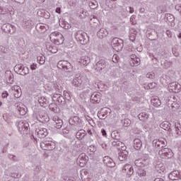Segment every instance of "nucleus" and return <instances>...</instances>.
Returning a JSON list of instances; mask_svg holds the SVG:
<instances>
[{
	"instance_id": "6e6552de",
	"label": "nucleus",
	"mask_w": 181,
	"mask_h": 181,
	"mask_svg": "<svg viewBox=\"0 0 181 181\" xmlns=\"http://www.w3.org/2000/svg\"><path fill=\"white\" fill-rule=\"evenodd\" d=\"M88 161V156L84 153H81L76 160L78 165H79V166L81 168H84V166H86V163H87Z\"/></svg>"
},
{
	"instance_id": "a878e982",
	"label": "nucleus",
	"mask_w": 181,
	"mask_h": 181,
	"mask_svg": "<svg viewBox=\"0 0 181 181\" xmlns=\"http://www.w3.org/2000/svg\"><path fill=\"white\" fill-rule=\"evenodd\" d=\"M106 63L103 59H100L99 62L96 63V69L98 71H100L103 69H105Z\"/></svg>"
},
{
	"instance_id": "72a5a7b5",
	"label": "nucleus",
	"mask_w": 181,
	"mask_h": 181,
	"mask_svg": "<svg viewBox=\"0 0 181 181\" xmlns=\"http://www.w3.org/2000/svg\"><path fill=\"white\" fill-rule=\"evenodd\" d=\"M130 64L131 66H139V64H141V59H139V57L137 58H134V59H131L130 60Z\"/></svg>"
},
{
	"instance_id": "c03bdc74",
	"label": "nucleus",
	"mask_w": 181,
	"mask_h": 181,
	"mask_svg": "<svg viewBox=\"0 0 181 181\" xmlns=\"http://www.w3.org/2000/svg\"><path fill=\"white\" fill-rule=\"evenodd\" d=\"M11 176L12 177H14V179H19V177H22V174L13 173L11 174Z\"/></svg>"
},
{
	"instance_id": "0eeeda50",
	"label": "nucleus",
	"mask_w": 181,
	"mask_h": 181,
	"mask_svg": "<svg viewBox=\"0 0 181 181\" xmlns=\"http://www.w3.org/2000/svg\"><path fill=\"white\" fill-rule=\"evenodd\" d=\"M57 67L64 70V71H70L71 70V64L67 61H59L57 64Z\"/></svg>"
},
{
	"instance_id": "1a4fd4ad",
	"label": "nucleus",
	"mask_w": 181,
	"mask_h": 181,
	"mask_svg": "<svg viewBox=\"0 0 181 181\" xmlns=\"http://www.w3.org/2000/svg\"><path fill=\"white\" fill-rule=\"evenodd\" d=\"M115 133H112V138H113V139H115L112 142V146H116V148L119 151H122L123 149H125V144L124 143L121 142L120 141H119L117 139H115Z\"/></svg>"
},
{
	"instance_id": "473e14b6",
	"label": "nucleus",
	"mask_w": 181,
	"mask_h": 181,
	"mask_svg": "<svg viewBox=\"0 0 181 181\" xmlns=\"http://www.w3.org/2000/svg\"><path fill=\"white\" fill-rule=\"evenodd\" d=\"M138 118L140 119V121H146L148 118H149V115L146 112H141L138 115Z\"/></svg>"
},
{
	"instance_id": "f257e3e1",
	"label": "nucleus",
	"mask_w": 181,
	"mask_h": 181,
	"mask_svg": "<svg viewBox=\"0 0 181 181\" xmlns=\"http://www.w3.org/2000/svg\"><path fill=\"white\" fill-rule=\"evenodd\" d=\"M63 82L60 79H57L56 81L49 82L46 84L45 90L49 93H63Z\"/></svg>"
},
{
	"instance_id": "5701e85b",
	"label": "nucleus",
	"mask_w": 181,
	"mask_h": 181,
	"mask_svg": "<svg viewBox=\"0 0 181 181\" xmlns=\"http://www.w3.org/2000/svg\"><path fill=\"white\" fill-rule=\"evenodd\" d=\"M135 165L139 168H144L145 166H148V165H149V162L146 161V160L139 159L135 161Z\"/></svg>"
},
{
	"instance_id": "de8ad7c7",
	"label": "nucleus",
	"mask_w": 181,
	"mask_h": 181,
	"mask_svg": "<svg viewBox=\"0 0 181 181\" xmlns=\"http://www.w3.org/2000/svg\"><path fill=\"white\" fill-rule=\"evenodd\" d=\"M112 62L113 63H118V62H119V57H118V55H114L112 57Z\"/></svg>"
},
{
	"instance_id": "4c0bfd02",
	"label": "nucleus",
	"mask_w": 181,
	"mask_h": 181,
	"mask_svg": "<svg viewBox=\"0 0 181 181\" xmlns=\"http://www.w3.org/2000/svg\"><path fill=\"white\" fill-rule=\"evenodd\" d=\"M62 36V34L59 32L56 31L50 34L49 37L52 39V40H57V37Z\"/></svg>"
},
{
	"instance_id": "f8f14e48",
	"label": "nucleus",
	"mask_w": 181,
	"mask_h": 181,
	"mask_svg": "<svg viewBox=\"0 0 181 181\" xmlns=\"http://www.w3.org/2000/svg\"><path fill=\"white\" fill-rule=\"evenodd\" d=\"M122 173L126 174L127 177H131L134 175V168L130 164H126L122 168Z\"/></svg>"
},
{
	"instance_id": "a211bd4d",
	"label": "nucleus",
	"mask_w": 181,
	"mask_h": 181,
	"mask_svg": "<svg viewBox=\"0 0 181 181\" xmlns=\"http://www.w3.org/2000/svg\"><path fill=\"white\" fill-rule=\"evenodd\" d=\"M118 158L120 162H124V160H127V159H128V151H125V148L121 150L119 153Z\"/></svg>"
},
{
	"instance_id": "c85d7f7f",
	"label": "nucleus",
	"mask_w": 181,
	"mask_h": 181,
	"mask_svg": "<svg viewBox=\"0 0 181 181\" xmlns=\"http://www.w3.org/2000/svg\"><path fill=\"white\" fill-rule=\"evenodd\" d=\"M151 104L154 107H160V105H162V102L158 97H154L151 98Z\"/></svg>"
},
{
	"instance_id": "864d4df0",
	"label": "nucleus",
	"mask_w": 181,
	"mask_h": 181,
	"mask_svg": "<svg viewBox=\"0 0 181 181\" xmlns=\"http://www.w3.org/2000/svg\"><path fill=\"white\" fill-rule=\"evenodd\" d=\"M146 77L147 78H155V74L153 73H148Z\"/></svg>"
},
{
	"instance_id": "0e129e2a",
	"label": "nucleus",
	"mask_w": 181,
	"mask_h": 181,
	"mask_svg": "<svg viewBox=\"0 0 181 181\" xmlns=\"http://www.w3.org/2000/svg\"><path fill=\"white\" fill-rule=\"evenodd\" d=\"M40 169H41L40 166H37L35 168V172H39L40 170Z\"/></svg>"
},
{
	"instance_id": "c756f323",
	"label": "nucleus",
	"mask_w": 181,
	"mask_h": 181,
	"mask_svg": "<svg viewBox=\"0 0 181 181\" xmlns=\"http://www.w3.org/2000/svg\"><path fill=\"white\" fill-rule=\"evenodd\" d=\"M87 135V132H86V130L84 129H81L79 130L76 135V137L77 138V139L81 140L83 139V138H84V136H86Z\"/></svg>"
},
{
	"instance_id": "a19ab883",
	"label": "nucleus",
	"mask_w": 181,
	"mask_h": 181,
	"mask_svg": "<svg viewBox=\"0 0 181 181\" xmlns=\"http://www.w3.org/2000/svg\"><path fill=\"white\" fill-rule=\"evenodd\" d=\"M122 124L124 127H129V125H131V119L129 118L122 119Z\"/></svg>"
},
{
	"instance_id": "e2e57ef3",
	"label": "nucleus",
	"mask_w": 181,
	"mask_h": 181,
	"mask_svg": "<svg viewBox=\"0 0 181 181\" xmlns=\"http://www.w3.org/2000/svg\"><path fill=\"white\" fill-rule=\"evenodd\" d=\"M138 57H136V55L135 54H132L131 55V60H134V59H137Z\"/></svg>"
},
{
	"instance_id": "37998d69",
	"label": "nucleus",
	"mask_w": 181,
	"mask_h": 181,
	"mask_svg": "<svg viewBox=\"0 0 181 181\" xmlns=\"http://www.w3.org/2000/svg\"><path fill=\"white\" fill-rule=\"evenodd\" d=\"M64 97L65 100H67L68 101H70V100L71 98L70 97V93H69L66 90L64 91Z\"/></svg>"
},
{
	"instance_id": "f704fd0d",
	"label": "nucleus",
	"mask_w": 181,
	"mask_h": 181,
	"mask_svg": "<svg viewBox=\"0 0 181 181\" xmlns=\"http://www.w3.org/2000/svg\"><path fill=\"white\" fill-rule=\"evenodd\" d=\"M165 18L167 22H170V23H173V22H175V16L170 13L165 14Z\"/></svg>"
},
{
	"instance_id": "bf43d9fd",
	"label": "nucleus",
	"mask_w": 181,
	"mask_h": 181,
	"mask_svg": "<svg viewBox=\"0 0 181 181\" xmlns=\"http://www.w3.org/2000/svg\"><path fill=\"white\" fill-rule=\"evenodd\" d=\"M127 12H129L130 13H134V8L131 6L128 7Z\"/></svg>"
},
{
	"instance_id": "774afa93",
	"label": "nucleus",
	"mask_w": 181,
	"mask_h": 181,
	"mask_svg": "<svg viewBox=\"0 0 181 181\" xmlns=\"http://www.w3.org/2000/svg\"><path fill=\"white\" fill-rule=\"evenodd\" d=\"M154 181H165V180H163V179L162 178H156Z\"/></svg>"
},
{
	"instance_id": "13d9d810",
	"label": "nucleus",
	"mask_w": 181,
	"mask_h": 181,
	"mask_svg": "<svg viewBox=\"0 0 181 181\" xmlns=\"http://www.w3.org/2000/svg\"><path fill=\"white\" fill-rule=\"evenodd\" d=\"M30 69H31V70H36V69H37V64H31Z\"/></svg>"
},
{
	"instance_id": "9d476101",
	"label": "nucleus",
	"mask_w": 181,
	"mask_h": 181,
	"mask_svg": "<svg viewBox=\"0 0 181 181\" xmlns=\"http://www.w3.org/2000/svg\"><path fill=\"white\" fill-rule=\"evenodd\" d=\"M158 155L161 156L163 159H165V158H172V155H173V153L172 152L171 149H169L168 148H162L158 151Z\"/></svg>"
},
{
	"instance_id": "7c9ffc66",
	"label": "nucleus",
	"mask_w": 181,
	"mask_h": 181,
	"mask_svg": "<svg viewBox=\"0 0 181 181\" xmlns=\"http://www.w3.org/2000/svg\"><path fill=\"white\" fill-rule=\"evenodd\" d=\"M60 94H62V93H57L55 95H54L53 100H56V101H57L59 104H62V103H63V100H64V98Z\"/></svg>"
},
{
	"instance_id": "4468645a",
	"label": "nucleus",
	"mask_w": 181,
	"mask_h": 181,
	"mask_svg": "<svg viewBox=\"0 0 181 181\" xmlns=\"http://www.w3.org/2000/svg\"><path fill=\"white\" fill-rule=\"evenodd\" d=\"M35 134L37 135L38 138H46L47 136V129L46 128H39L36 129Z\"/></svg>"
},
{
	"instance_id": "9b49d317",
	"label": "nucleus",
	"mask_w": 181,
	"mask_h": 181,
	"mask_svg": "<svg viewBox=\"0 0 181 181\" xmlns=\"http://www.w3.org/2000/svg\"><path fill=\"white\" fill-rule=\"evenodd\" d=\"M152 145L156 149H162L166 146V141L165 139H154L152 141Z\"/></svg>"
},
{
	"instance_id": "09e8293b",
	"label": "nucleus",
	"mask_w": 181,
	"mask_h": 181,
	"mask_svg": "<svg viewBox=\"0 0 181 181\" xmlns=\"http://www.w3.org/2000/svg\"><path fill=\"white\" fill-rule=\"evenodd\" d=\"M88 124L90 125H91V127H95V123L94 122V120H93V119H90V117L88 119H86Z\"/></svg>"
},
{
	"instance_id": "69168bd1",
	"label": "nucleus",
	"mask_w": 181,
	"mask_h": 181,
	"mask_svg": "<svg viewBox=\"0 0 181 181\" xmlns=\"http://www.w3.org/2000/svg\"><path fill=\"white\" fill-rule=\"evenodd\" d=\"M45 176H46V174L45 173H43L42 175V178H41L40 181H45V179L43 177H45Z\"/></svg>"
},
{
	"instance_id": "4d7b16f0",
	"label": "nucleus",
	"mask_w": 181,
	"mask_h": 181,
	"mask_svg": "<svg viewBox=\"0 0 181 181\" xmlns=\"http://www.w3.org/2000/svg\"><path fill=\"white\" fill-rule=\"evenodd\" d=\"M156 83L152 82L148 83V87L149 88H155V87H156Z\"/></svg>"
},
{
	"instance_id": "c9c22d12",
	"label": "nucleus",
	"mask_w": 181,
	"mask_h": 181,
	"mask_svg": "<svg viewBox=\"0 0 181 181\" xmlns=\"http://www.w3.org/2000/svg\"><path fill=\"white\" fill-rule=\"evenodd\" d=\"M175 134L179 136L181 134V125L179 122L175 123Z\"/></svg>"
},
{
	"instance_id": "ea45409f",
	"label": "nucleus",
	"mask_w": 181,
	"mask_h": 181,
	"mask_svg": "<svg viewBox=\"0 0 181 181\" xmlns=\"http://www.w3.org/2000/svg\"><path fill=\"white\" fill-rule=\"evenodd\" d=\"M37 62L40 64H45V63L46 62V57H45V56H43V55L38 56L37 57Z\"/></svg>"
},
{
	"instance_id": "393cba45",
	"label": "nucleus",
	"mask_w": 181,
	"mask_h": 181,
	"mask_svg": "<svg viewBox=\"0 0 181 181\" xmlns=\"http://www.w3.org/2000/svg\"><path fill=\"white\" fill-rule=\"evenodd\" d=\"M160 128L169 131L170 134H172V129H170V123L169 122H163L160 124Z\"/></svg>"
},
{
	"instance_id": "58836bf2",
	"label": "nucleus",
	"mask_w": 181,
	"mask_h": 181,
	"mask_svg": "<svg viewBox=\"0 0 181 181\" xmlns=\"http://www.w3.org/2000/svg\"><path fill=\"white\" fill-rule=\"evenodd\" d=\"M137 175L139 177H145L146 176V171L142 168H139L137 170Z\"/></svg>"
},
{
	"instance_id": "79ce46f5",
	"label": "nucleus",
	"mask_w": 181,
	"mask_h": 181,
	"mask_svg": "<svg viewBox=\"0 0 181 181\" xmlns=\"http://www.w3.org/2000/svg\"><path fill=\"white\" fill-rule=\"evenodd\" d=\"M6 77L7 78H8V81H10V83H12V81H13V74H12V72L11 71H7Z\"/></svg>"
},
{
	"instance_id": "5fc2aeb1",
	"label": "nucleus",
	"mask_w": 181,
	"mask_h": 181,
	"mask_svg": "<svg viewBox=\"0 0 181 181\" xmlns=\"http://www.w3.org/2000/svg\"><path fill=\"white\" fill-rule=\"evenodd\" d=\"M8 95H9V93H8V91H4L1 94L2 98H8Z\"/></svg>"
},
{
	"instance_id": "49530a36",
	"label": "nucleus",
	"mask_w": 181,
	"mask_h": 181,
	"mask_svg": "<svg viewBox=\"0 0 181 181\" xmlns=\"http://www.w3.org/2000/svg\"><path fill=\"white\" fill-rule=\"evenodd\" d=\"M8 158L11 160H13L14 162H18V157H16V156H13L12 154H8Z\"/></svg>"
},
{
	"instance_id": "052dcab7",
	"label": "nucleus",
	"mask_w": 181,
	"mask_h": 181,
	"mask_svg": "<svg viewBox=\"0 0 181 181\" xmlns=\"http://www.w3.org/2000/svg\"><path fill=\"white\" fill-rule=\"evenodd\" d=\"M101 132H102V135H103V136L107 137V132L105 131V129H102Z\"/></svg>"
},
{
	"instance_id": "603ef678",
	"label": "nucleus",
	"mask_w": 181,
	"mask_h": 181,
	"mask_svg": "<svg viewBox=\"0 0 181 181\" xmlns=\"http://www.w3.org/2000/svg\"><path fill=\"white\" fill-rule=\"evenodd\" d=\"M88 151L90 152H95V151L97 150V148H95V146H90L88 148Z\"/></svg>"
},
{
	"instance_id": "ddd939ff",
	"label": "nucleus",
	"mask_w": 181,
	"mask_h": 181,
	"mask_svg": "<svg viewBox=\"0 0 181 181\" xmlns=\"http://www.w3.org/2000/svg\"><path fill=\"white\" fill-rule=\"evenodd\" d=\"M17 127L20 132H27L29 129V124L26 121L21 120L18 122Z\"/></svg>"
},
{
	"instance_id": "423d86ee",
	"label": "nucleus",
	"mask_w": 181,
	"mask_h": 181,
	"mask_svg": "<svg viewBox=\"0 0 181 181\" xmlns=\"http://www.w3.org/2000/svg\"><path fill=\"white\" fill-rule=\"evenodd\" d=\"M84 78L78 75H76V77L72 81V84L78 88H84Z\"/></svg>"
},
{
	"instance_id": "412c9836",
	"label": "nucleus",
	"mask_w": 181,
	"mask_h": 181,
	"mask_svg": "<svg viewBox=\"0 0 181 181\" xmlns=\"http://www.w3.org/2000/svg\"><path fill=\"white\" fill-rule=\"evenodd\" d=\"M170 180H179V170H173L168 174Z\"/></svg>"
},
{
	"instance_id": "dca6fc26",
	"label": "nucleus",
	"mask_w": 181,
	"mask_h": 181,
	"mask_svg": "<svg viewBox=\"0 0 181 181\" xmlns=\"http://www.w3.org/2000/svg\"><path fill=\"white\" fill-rule=\"evenodd\" d=\"M103 163L105 165H107L108 168H115V162H114V160L112 158L108 157V156H105L103 158Z\"/></svg>"
},
{
	"instance_id": "338daca9",
	"label": "nucleus",
	"mask_w": 181,
	"mask_h": 181,
	"mask_svg": "<svg viewBox=\"0 0 181 181\" xmlns=\"http://www.w3.org/2000/svg\"><path fill=\"white\" fill-rule=\"evenodd\" d=\"M81 97H84V98H86V97H87V95H86V93L83 92L81 95Z\"/></svg>"
},
{
	"instance_id": "39448f33",
	"label": "nucleus",
	"mask_w": 181,
	"mask_h": 181,
	"mask_svg": "<svg viewBox=\"0 0 181 181\" xmlns=\"http://www.w3.org/2000/svg\"><path fill=\"white\" fill-rule=\"evenodd\" d=\"M15 71L21 76H26V74H29V68L28 66H25L21 64H17L14 67Z\"/></svg>"
},
{
	"instance_id": "f3484780",
	"label": "nucleus",
	"mask_w": 181,
	"mask_h": 181,
	"mask_svg": "<svg viewBox=\"0 0 181 181\" xmlns=\"http://www.w3.org/2000/svg\"><path fill=\"white\" fill-rule=\"evenodd\" d=\"M77 62L81 66H88L90 63V57H88V56H83L78 59Z\"/></svg>"
},
{
	"instance_id": "bb28decb",
	"label": "nucleus",
	"mask_w": 181,
	"mask_h": 181,
	"mask_svg": "<svg viewBox=\"0 0 181 181\" xmlns=\"http://www.w3.org/2000/svg\"><path fill=\"white\" fill-rule=\"evenodd\" d=\"M12 90H14V97L15 98H19L22 95V91H21V87L18 86H15L12 88Z\"/></svg>"
},
{
	"instance_id": "4be33fe9",
	"label": "nucleus",
	"mask_w": 181,
	"mask_h": 181,
	"mask_svg": "<svg viewBox=\"0 0 181 181\" xmlns=\"http://www.w3.org/2000/svg\"><path fill=\"white\" fill-rule=\"evenodd\" d=\"M38 103H40L41 107H44V108H45V107H47V105H49V99H47L45 96H42L38 98Z\"/></svg>"
},
{
	"instance_id": "3c124183",
	"label": "nucleus",
	"mask_w": 181,
	"mask_h": 181,
	"mask_svg": "<svg viewBox=\"0 0 181 181\" xmlns=\"http://www.w3.org/2000/svg\"><path fill=\"white\" fill-rule=\"evenodd\" d=\"M32 81H33L34 83H36V84H37V83H39V78H37V76L34 75L32 77Z\"/></svg>"
},
{
	"instance_id": "680f3d73",
	"label": "nucleus",
	"mask_w": 181,
	"mask_h": 181,
	"mask_svg": "<svg viewBox=\"0 0 181 181\" xmlns=\"http://www.w3.org/2000/svg\"><path fill=\"white\" fill-rule=\"evenodd\" d=\"M61 11H62V8H60L59 7H57L55 10V12L57 13H61Z\"/></svg>"
},
{
	"instance_id": "e433bc0d",
	"label": "nucleus",
	"mask_w": 181,
	"mask_h": 181,
	"mask_svg": "<svg viewBox=\"0 0 181 181\" xmlns=\"http://www.w3.org/2000/svg\"><path fill=\"white\" fill-rule=\"evenodd\" d=\"M89 6L90 9H96V8H98V2L95 0L90 1L89 2Z\"/></svg>"
},
{
	"instance_id": "7ed1b4c3",
	"label": "nucleus",
	"mask_w": 181,
	"mask_h": 181,
	"mask_svg": "<svg viewBox=\"0 0 181 181\" xmlns=\"http://www.w3.org/2000/svg\"><path fill=\"white\" fill-rule=\"evenodd\" d=\"M40 148L44 151H53L56 148V143L49 138L40 143Z\"/></svg>"
},
{
	"instance_id": "20e7f679",
	"label": "nucleus",
	"mask_w": 181,
	"mask_h": 181,
	"mask_svg": "<svg viewBox=\"0 0 181 181\" xmlns=\"http://www.w3.org/2000/svg\"><path fill=\"white\" fill-rule=\"evenodd\" d=\"M123 43L124 41L118 37H115L111 41L112 47L116 52H120V50H122V47H124Z\"/></svg>"
},
{
	"instance_id": "6ab92c4d",
	"label": "nucleus",
	"mask_w": 181,
	"mask_h": 181,
	"mask_svg": "<svg viewBox=\"0 0 181 181\" xmlns=\"http://www.w3.org/2000/svg\"><path fill=\"white\" fill-rule=\"evenodd\" d=\"M180 84H178L177 82H173L169 85L170 90L173 91V93H180Z\"/></svg>"
},
{
	"instance_id": "cd10ccee",
	"label": "nucleus",
	"mask_w": 181,
	"mask_h": 181,
	"mask_svg": "<svg viewBox=\"0 0 181 181\" xmlns=\"http://www.w3.org/2000/svg\"><path fill=\"white\" fill-rule=\"evenodd\" d=\"M134 147L136 151H139L142 148V141L139 139H136L134 140Z\"/></svg>"
},
{
	"instance_id": "f03ea898",
	"label": "nucleus",
	"mask_w": 181,
	"mask_h": 181,
	"mask_svg": "<svg viewBox=\"0 0 181 181\" xmlns=\"http://www.w3.org/2000/svg\"><path fill=\"white\" fill-rule=\"evenodd\" d=\"M74 37L77 42H79L81 45H87L88 42V36L87 33L83 30H78L75 33Z\"/></svg>"
},
{
	"instance_id": "a18cd8bd",
	"label": "nucleus",
	"mask_w": 181,
	"mask_h": 181,
	"mask_svg": "<svg viewBox=\"0 0 181 181\" xmlns=\"http://www.w3.org/2000/svg\"><path fill=\"white\" fill-rule=\"evenodd\" d=\"M48 50L51 52V53H57V48L56 47H49Z\"/></svg>"
},
{
	"instance_id": "2eb2a0df",
	"label": "nucleus",
	"mask_w": 181,
	"mask_h": 181,
	"mask_svg": "<svg viewBox=\"0 0 181 181\" xmlns=\"http://www.w3.org/2000/svg\"><path fill=\"white\" fill-rule=\"evenodd\" d=\"M90 100L93 104H98L101 101V93L98 92L93 93L90 96Z\"/></svg>"
},
{
	"instance_id": "aec40b11",
	"label": "nucleus",
	"mask_w": 181,
	"mask_h": 181,
	"mask_svg": "<svg viewBox=\"0 0 181 181\" xmlns=\"http://www.w3.org/2000/svg\"><path fill=\"white\" fill-rule=\"evenodd\" d=\"M156 172L157 175H163V173L166 172V168L163 163H159L156 165Z\"/></svg>"
},
{
	"instance_id": "b1692460",
	"label": "nucleus",
	"mask_w": 181,
	"mask_h": 181,
	"mask_svg": "<svg viewBox=\"0 0 181 181\" xmlns=\"http://www.w3.org/2000/svg\"><path fill=\"white\" fill-rule=\"evenodd\" d=\"M98 37L99 39H104L108 36V31L105 28H101L97 33Z\"/></svg>"
},
{
	"instance_id": "6e6d98bb",
	"label": "nucleus",
	"mask_w": 181,
	"mask_h": 181,
	"mask_svg": "<svg viewBox=\"0 0 181 181\" xmlns=\"http://www.w3.org/2000/svg\"><path fill=\"white\" fill-rule=\"evenodd\" d=\"M175 9L176 11H177V12H179V13H180L181 15V4H177L175 6Z\"/></svg>"
},
{
	"instance_id": "2f4dec72",
	"label": "nucleus",
	"mask_w": 181,
	"mask_h": 181,
	"mask_svg": "<svg viewBox=\"0 0 181 181\" xmlns=\"http://www.w3.org/2000/svg\"><path fill=\"white\" fill-rule=\"evenodd\" d=\"M54 126L55 128H57V129H60V128L63 127V120H62V119L55 117Z\"/></svg>"
},
{
	"instance_id": "8fccbe9b",
	"label": "nucleus",
	"mask_w": 181,
	"mask_h": 181,
	"mask_svg": "<svg viewBox=\"0 0 181 181\" xmlns=\"http://www.w3.org/2000/svg\"><path fill=\"white\" fill-rule=\"evenodd\" d=\"M69 132H70V129L69 127H65L62 130V133L64 134V135H66V134H69Z\"/></svg>"
}]
</instances>
